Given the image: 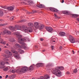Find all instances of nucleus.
<instances>
[{
  "label": "nucleus",
  "instance_id": "53",
  "mask_svg": "<svg viewBox=\"0 0 79 79\" xmlns=\"http://www.w3.org/2000/svg\"><path fill=\"white\" fill-rule=\"evenodd\" d=\"M77 34V32H76V31H75V32L74 33V34Z\"/></svg>",
  "mask_w": 79,
  "mask_h": 79
},
{
  "label": "nucleus",
  "instance_id": "34",
  "mask_svg": "<svg viewBox=\"0 0 79 79\" xmlns=\"http://www.w3.org/2000/svg\"><path fill=\"white\" fill-rule=\"evenodd\" d=\"M77 72V69H75L73 70V73H76Z\"/></svg>",
  "mask_w": 79,
  "mask_h": 79
},
{
  "label": "nucleus",
  "instance_id": "26",
  "mask_svg": "<svg viewBox=\"0 0 79 79\" xmlns=\"http://www.w3.org/2000/svg\"><path fill=\"white\" fill-rule=\"evenodd\" d=\"M55 8H52V7H50V10L51 11H54V10Z\"/></svg>",
  "mask_w": 79,
  "mask_h": 79
},
{
  "label": "nucleus",
  "instance_id": "13",
  "mask_svg": "<svg viewBox=\"0 0 79 79\" xmlns=\"http://www.w3.org/2000/svg\"><path fill=\"white\" fill-rule=\"evenodd\" d=\"M37 6L39 8H45V6L42 4H38L37 5Z\"/></svg>",
  "mask_w": 79,
  "mask_h": 79
},
{
  "label": "nucleus",
  "instance_id": "64",
  "mask_svg": "<svg viewBox=\"0 0 79 79\" xmlns=\"http://www.w3.org/2000/svg\"><path fill=\"white\" fill-rule=\"evenodd\" d=\"M73 52H74V51L73 50Z\"/></svg>",
  "mask_w": 79,
  "mask_h": 79
},
{
  "label": "nucleus",
  "instance_id": "31",
  "mask_svg": "<svg viewBox=\"0 0 79 79\" xmlns=\"http://www.w3.org/2000/svg\"><path fill=\"white\" fill-rule=\"evenodd\" d=\"M4 61H9L10 60L8 58H6L4 59Z\"/></svg>",
  "mask_w": 79,
  "mask_h": 79
},
{
  "label": "nucleus",
  "instance_id": "58",
  "mask_svg": "<svg viewBox=\"0 0 79 79\" xmlns=\"http://www.w3.org/2000/svg\"><path fill=\"white\" fill-rule=\"evenodd\" d=\"M6 45H7V46H9V44H6Z\"/></svg>",
  "mask_w": 79,
  "mask_h": 79
},
{
  "label": "nucleus",
  "instance_id": "50",
  "mask_svg": "<svg viewBox=\"0 0 79 79\" xmlns=\"http://www.w3.org/2000/svg\"><path fill=\"white\" fill-rule=\"evenodd\" d=\"M66 74H69V72H67L66 73Z\"/></svg>",
  "mask_w": 79,
  "mask_h": 79
},
{
  "label": "nucleus",
  "instance_id": "21",
  "mask_svg": "<svg viewBox=\"0 0 79 79\" xmlns=\"http://www.w3.org/2000/svg\"><path fill=\"white\" fill-rule=\"evenodd\" d=\"M3 15V12L1 10H0V16H2Z\"/></svg>",
  "mask_w": 79,
  "mask_h": 79
},
{
  "label": "nucleus",
  "instance_id": "60",
  "mask_svg": "<svg viewBox=\"0 0 79 79\" xmlns=\"http://www.w3.org/2000/svg\"><path fill=\"white\" fill-rule=\"evenodd\" d=\"M43 52H45V50H44V51H43Z\"/></svg>",
  "mask_w": 79,
  "mask_h": 79
},
{
  "label": "nucleus",
  "instance_id": "55",
  "mask_svg": "<svg viewBox=\"0 0 79 79\" xmlns=\"http://www.w3.org/2000/svg\"><path fill=\"white\" fill-rule=\"evenodd\" d=\"M22 3H23V4H26V3H25V2H22Z\"/></svg>",
  "mask_w": 79,
  "mask_h": 79
},
{
  "label": "nucleus",
  "instance_id": "3",
  "mask_svg": "<svg viewBox=\"0 0 79 79\" xmlns=\"http://www.w3.org/2000/svg\"><path fill=\"white\" fill-rule=\"evenodd\" d=\"M22 29L25 32H32L33 30L32 28L29 27H26L23 26L22 27Z\"/></svg>",
  "mask_w": 79,
  "mask_h": 79
},
{
  "label": "nucleus",
  "instance_id": "51",
  "mask_svg": "<svg viewBox=\"0 0 79 79\" xmlns=\"http://www.w3.org/2000/svg\"><path fill=\"white\" fill-rule=\"evenodd\" d=\"M56 18H57L58 19H60V17H58L56 16Z\"/></svg>",
  "mask_w": 79,
  "mask_h": 79
},
{
  "label": "nucleus",
  "instance_id": "11",
  "mask_svg": "<svg viewBox=\"0 0 79 79\" xmlns=\"http://www.w3.org/2000/svg\"><path fill=\"white\" fill-rule=\"evenodd\" d=\"M44 27V25L42 24H40V25L38 27L39 29L41 30Z\"/></svg>",
  "mask_w": 79,
  "mask_h": 79
},
{
  "label": "nucleus",
  "instance_id": "7",
  "mask_svg": "<svg viewBox=\"0 0 79 79\" xmlns=\"http://www.w3.org/2000/svg\"><path fill=\"white\" fill-rule=\"evenodd\" d=\"M2 7L4 9H6L8 11H13V7L12 6H9L7 8L3 6H2Z\"/></svg>",
  "mask_w": 79,
  "mask_h": 79
},
{
  "label": "nucleus",
  "instance_id": "41",
  "mask_svg": "<svg viewBox=\"0 0 79 79\" xmlns=\"http://www.w3.org/2000/svg\"><path fill=\"white\" fill-rule=\"evenodd\" d=\"M13 19H14V18L13 17H12L10 18V19L11 21H13Z\"/></svg>",
  "mask_w": 79,
  "mask_h": 79
},
{
  "label": "nucleus",
  "instance_id": "35",
  "mask_svg": "<svg viewBox=\"0 0 79 79\" xmlns=\"http://www.w3.org/2000/svg\"><path fill=\"white\" fill-rule=\"evenodd\" d=\"M51 40H52V41L53 42V40H54L55 39V38H54V37H52L51 38Z\"/></svg>",
  "mask_w": 79,
  "mask_h": 79
},
{
  "label": "nucleus",
  "instance_id": "36",
  "mask_svg": "<svg viewBox=\"0 0 79 79\" xmlns=\"http://www.w3.org/2000/svg\"><path fill=\"white\" fill-rule=\"evenodd\" d=\"M7 33L8 34H11V32L10 31L7 30Z\"/></svg>",
  "mask_w": 79,
  "mask_h": 79
},
{
  "label": "nucleus",
  "instance_id": "20",
  "mask_svg": "<svg viewBox=\"0 0 79 79\" xmlns=\"http://www.w3.org/2000/svg\"><path fill=\"white\" fill-rule=\"evenodd\" d=\"M15 46L18 48H21V46H20L18 44H16Z\"/></svg>",
  "mask_w": 79,
  "mask_h": 79
},
{
  "label": "nucleus",
  "instance_id": "15",
  "mask_svg": "<svg viewBox=\"0 0 79 79\" xmlns=\"http://www.w3.org/2000/svg\"><path fill=\"white\" fill-rule=\"evenodd\" d=\"M36 66L37 67H40V66H42L43 64L42 63H40L36 64Z\"/></svg>",
  "mask_w": 79,
  "mask_h": 79
},
{
  "label": "nucleus",
  "instance_id": "6",
  "mask_svg": "<svg viewBox=\"0 0 79 79\" xmlns=\"http://www.w3.org/2000/svg\"><path fill=\"white\" fill-rule=\"evenodd\" d=\"M11 51L12 53H15L14 54V56L16 58V59H19L20 58V57L19 56V54L18 53V52L14 50H12Z\"/></svg>",
  "mask_w": 79,
  "mask_h": 79
},
{
  "label": "nucleus",
  "instance_id": "14",
  "mask_svg": "<svg viewBox=\"0 0 79 79\" xmlns=\"http://www.w3.org/2000/svg\"><path fill=\"white\" fill-rule=\"evenodd\" d=\"M8 40L9 41H10V42H15L16 41V40H15V39H10Z\"/></svg>",
  "mask_w": 79,
  "mask_h": 79
},
{
  "label": "nucleus",
  "instance_id": "56",
  "mask_svg": "<svg viewBox=\"0 0 79 79\" xmlns=\"http://www.w3.org/2000/svg\"><path fill=\"white\" fill-rule=\"evenodd\" d=\"M52 42H55V40H53Z\"/></svg>",
  "mask_w": 79,
  "mask_h": 79
},
{
  "label": "nucleus",
  "instance_id": "28",
  "mask_svg": "<svg viewBox=\"0 0 79 79\" xmlns=\"http://www.w3.org/2000/svg\"><path fill=\"white\" fill-rule=\"evenodd\" d=\"M8 68L7 67H6L3 69V70L4 71H8Z\"/></svg>",
  "mask_w": 79,
  "mask_h": 79
},
{
  "label": "nucleus",
  "instance_id": "43",
  "mask_svg": "<svg viewBox=\"0 0 79 79\" xmlns=\"http://www.w3.org/2000/svg\"><path fill=\"white\" fill-rule=\"evenodd\" d=\"M64 0H62V1H61V3H64Z\"/></svg>",
  "mask_w": 79,
  "mask_h": 79
},
{
  "label": "nucleus",
  "instance_id": "27",
  "mask_svg": "<svg viewBox=\"0 0 79 79\" xmlns=\"http://www.w3.org/2000/svg\"><path fill=\"white\" fill-rule=\"evenodd\" d=\"M54 12H57V13H58V12H59V11H58V10L57 9L54 8Z\"/></svg>",
  "mask_w": 79,
  "mask_h": 79
},
{
  "label": "nucleus",
  "instance_id": "12",
  "mask_svg": "<svg viewBox=\"0 0 79 79\" xmlns=\"http://www.w3.org/2000/svg\"><path fill=\"white\" fill-rule=\"evenodd\" d=\"M57 69H59V70H61V71H62L64 69V68L62 66H58L56 68Z\"/></svg>",
  "mask_w": 79,
  "mask_h": 79
},
{
  "label": "nucleus",
  "instance_id": "16",
  "mask_svg": "<svg viewBox=\"0 0 79 79\" xmlns=\"http://www.w3.org/2000/svg\"><path fill=\"white\" fill-rule=\"evenodd\" d=\"M18 50L19 53H20L21 54H22V53H23V52H24V51H23L22 49H18Z\"/></svg>",
  "mask_w": 79,
  "mask_h": 79
},
{
  "label": "nucleus",
  "instance_id": "19",
  "mask_svg": "<svg viewBox=\"0 0 79 79\" xmlns=\"http://www.w3.org/2000/svg\"><path fill=\"white\" fill-rule=\"evenodd\" d=\"M29 70H30L31 71H32V70H33V69H34V67L32 66V65H31L29 68Z\"/></svg>",
  "mask_w": 79,
  "mask_h": 79
},
{
  "label": "nucleus",
  "instance_id": "38",
  "mask_svg": "<svg viewBox=\"0 0 79 79\" xmlns=\"http://www.w3.org/2000/svg\"><path fill=\"white\" fill-rule=\"evenodd\" d=\"M1 43L2 44H5V41H2L1 42Z\"/></svg>",
  "mask_w": 79,
  "mask_h": 79
},
{
  "label": "nucleus",
  "instance_id": "42",
  "mask_svg": "<svg viewBox=\"0 0 79 79\" xmlns=\"http://www.w3.org/2000/svg\"><path fill=\"white\" fill-rule=\"evenodd\" d=\"M40 40L41 41H43V40H44V39L43 38H41L40 39Z\"/></svg>",
  "mask_w": 79,
  "mask_h": 79
},
{
  "label": "nucleus",
  "instance_id": "52",
  "mask_svg": "<svg viewBox=\"0 0 79 79\" xmlns=\"http://www.w3.org/2000/svg\"><path fill=\"white\" fill-rule=\"evenodd\" d=\"M54 16H55V17H56V14H54Z\"/></svg>",
  "mask_w": 79,
  "mask_h": 79
},
{
  "label": "nucleus",
  "instance_id": "17",
  "mask_svg": "<svg viewBox=\"0 0 79 79\" xmlns=\"http://www.w3.org/2000/svg\"><path fill=\"white\" fill-rule=\"evenodd\" d=\"M6 33H7V30H4L3 32H1L2 35H5Z\"/></svg>",
  "mask_w": 79,
  "mask_h": 79
},
{
  "label": "nucleus",
  "instance_id": "18",
  "mask_svg": "<svg viewBox=\"0 0 79 79\" xmlns=\"http://www.w3.org/2000/svg\"><path fill=\"white\" fill-rule=\"evenodd\" d=\"M70 41L71 43H73L75 42V40L74 38L70 40Z\"/></svg>",
  "mask_w": 79,
  "mask_h": 79
},
{
  "label": "nucleus",
  "instance_id": "63",
  "mask_svg": "<svg viewBox=\"0 0 79 79\" xmlns=\"http://www.w3.org/2000/svg\"><path fill=\"white\" fill-rule=\"evenodd\" d=\"M32 79H35V78H32Z\"/></svg>",
  "mask_w": 79,
  "mask_h": 79
},
{
  "label": "nucleus",
  "instance_id": "24",
  "mask_svg": "<svg viewBox=\"0 0 79 79\" xmlns=\"http://www.w3.org/2000/svg\"><path fill=\"white\" fill-rule=\"evenodd\" d=\"M46 29L47 30V31L48 32H50V27H46Z\"/></svg>",
  "mask_w": 79,
  "mask_h": 79
},
{
  "label": "nucleus",
  "instance_id": "32",
  "mask_svg": "<svg viewBox=\"0 0 79 79\" xmlns=\"http://www.w3.org/2000/svg\"><path fill=\"white\" fill-rule=\"evenodd\" d=\"M69 38L70 39H70H74V38H73L71 35H69Z\"/></svg>",
  "mask_w": 79,
  "mask_h": 79
},
{
  "label": "nucleus",
  "instance_id": "8",
  "mask_svg": "<svg viewBox=\"0 0 79 79\" xmlns=\"http://www.w3.org/2000/svg\"><path fill=\"white\" fill-rule=\"evenodd\" d=\"M40 23L38 22H35L34 23V26L36 29H38L39 27Z\"/></svg>",
  "mask_w": 79,
  "mask_h": 79
},
{
  "label": "nucleus",
  "instance_id": "46",
  "mask_svg": "<svg viewBox=\"0 0 79 79\" xmlns=\"http://www.w3.org/2000/svg\"><path fill=\"white\" fill-rule=\"evenodd\" d=\"M63 49V47L60 46V50H61V49Z\"/></svg>",
  "mask_w": 79,
  "mask_h": 79
},
{
  "label": "nucleus",
  "instance_id": "33",
  "mask_svg": "<svg viewBox=\"0 0 79 79\" xmlns=\"http://www.w3.org/2000/svg\"><path fill=\"white\" fill-rule=\"evenodd\" d=\"M6 25H8V23H7L1 24V25L2 26H6Z\"/></svg>",
  "mask_w": 79,
  "mask_h": 79
},
{
  "label": "nucleus",
  "instance_id": "37",
  "mask_svg": "<svg viewBox=\"0 0 79 79\" xmlns=\"http://www.w3.org/2000/svg\"><path fill=\"white\" fill-rule=\"evenodd\" d=\"M51 48H52V50H53V49H54V46H52L51 47Z\"/></svg>",
  "mask_w": 79,
  "mask_h": 79
},
{
  "label": "nucleus",
  "instance_id": "59",
  "mask_svg": "<svg viewBox=\"0 0 79 79\" xmlns=\"http://www.w3.org/2000/svg\"><path fill=\"white\" fill-rule=\"evenodd\" d=\"M4 48H6V46H4Z\"/></svg>",
  "mask_w": 79,
  "mask_h": 79
},
{
  "label": "nucleus",
  "instance_id": "40",
  "mask_svg": "<svg viewBox=\"0 0 79 79\" xmlns=\"http://www.w3.org/2000/svg\"><path fill=\"white\" fill-rule=\"evenodd\" d=\"M31 13H30L29 12H27V15H30L31 14Z\"/></svg>",
  "mask_w": 79,
  "mask_h": 79
},
{
  "label": "nucleus",
  "instance_id": "29",
  "mask_svg": "<svg viewBox=\"0 0 79 79\" xmlns=\"http://www.w3.org/2000/svg\"><path fill=\"white\" fill-rule=\"evenodd\" d=\"M28 2L29 5H31V4H33V2L32 1H28Z\"/></svg>",
  "mask_w": 79,
  "mask_h": 79
},
{
  "label": "nucleus",
  "instance_id": "61",
  "mask_svg": "<svg viewBox=\"0 0 79 79\" xmlns=\"http://www.w3.org/2000/svg\"><path fill=\"white\" fill-rule=\"evenodd\" d=\"M51 65H50V66H53V64H51Z\"/></svg>",
  "mask_w": 79,
  "mask_h": 79
},
{
  "label": "nucleus",
  "instance_id": "57",
  "mask_svg": "<svg viewBox=\"0 0 79 79\" xmlns=\"http://www.w3.org/2000/svg\"><path fill=\"white\" fill-rule=\"evenodd\" d=\"M77 21H78L79 22V18H77Z\"/></svg>",
  "mask_w": 79,
  "mask_h": 79
},
{
  "label": "nucleus",
  "instance_id": "25",
  "mask_svg": "<svg viewBox=\"0 0 79 79\" xmlns=\"http://www.w3.org/2000/svg\"><path fill=\"white\" fill-rule=\"evenodd\" d=\"M53 28L52 27H50V33H52L53 32Z\"/></svg>",
  "mask_w": 79,
  "mask_h": 79
},
{
  "label": "nucleus",
  "instance_id": "54",
  "mask_svg": "<svg viewBox=\"0 0 79 79\" xmlns=\"http://www.w3.org/2000/svg\"><path fill=\"white\" fill-rule=\"evenodd\" d=\"M2 76H0V79H2Z\"/></svg>",
  "mask_w": 79,
  "mask_h": 79
},
{
  "label": "nucleus",
  "instance_id": "2",
  "mask_svg": "<svg viewBox=\"0 0 79 79\" xmlns=\"http://www.w3.org/2000/svg\"><path fill=\"white\" fill-rule=\"evenodd\" d=\"M53 71L54 74L57 77H61V72L59 69L56 68L53 70Z\"/></svg>",
  "mask_w": 79,
  "mask_h": 79
},
{
  "label": "nucleus",
  "instance_id": "30",
  "mask_svg": "<svg viewBox=\"0 0 79 79\" xmlns=\"http://www.w3.org/2000/svg\"><path fill=\"white\" fill-rule=\"evenodd\" d=\"M64 14L65 15H68V12L66 11H65L63 12Z\"/></svg>",
  "mask_w": 79,
  "mask_h": 79
},
{
  "label": "nucleus",
  "instance_id": "22",
  "mask_svg": "<svg viewBox=\"0 0 79 79\" xmlns=\"http://www.w3.org/2000/svg\"><path fill=\"white\" fill-rule=\"evenodd\" d=\"M28 25L30 27H32L33 26V24L32 23H28Z\"/></svg>",
  "mask_w": 79,
  "mask_h": 79
},
{
  "label": "nucleus",
  "instance_id": "1",
  "mask_svg": "<svg viewBox=\"0 0 79 79\" xmlns=\"http://www.w3.org/2000/svg\"><path fill=\"white\" fill-rule=\"evenodd\" d=\"M16 37H18V40H19V43H20V44H22L21 46L23 47V48H25L26 47V44L24 43V42H25L26 40H28V42L30 41L29 38H27L26 39H21V37H22V36L20 35L19 34H17L16 35Z\"/></svg>",
  "mask_w": 79,
  "mask_h": 79
},
{
  "label": "nucleus",
  "instance_id": "48",
  "mask_svg": "<svg viewBox=\"0 0 79 79\" xmlns=\"http://www.w3.org/2000/svg\"><path fill=\"white\" fill-rule=\"evenodd\" d=\"M6 63L7 64H9V62H6Z\"/></svg>",
  "mask_w": 79,
  "mask_h": 79
},
{
  "label": "nucleus",
  "instance_id": "9",
  "mask_svg": "<svg viewBox=\"0 0 79 79\" xmlns=\"http://www.w3.org/2000/svg\"><path fill=\"white\" fill-rule=\"evenodd\" d=\"M5 53L9 55V56H11L12 55V53H11V52L8 50H5Z\"/></svg>",
  "mask_w": 79,
  "mask_h": 79
},
{
  "label": "nucleus",
  "instance_id": "62",
  "mask_svg": "<svg viewBox=\"0 0 79 79\" xmlns=\"http://www.w3.org/2000/svg\"><path fill=\"white\" fill-rule=\"evenodd\" d=\"M0 21H2V20H0Z\"/></svg>",
  "mask_w": 79,
  "mask_h": 79
},
{
  "label": "nucleus",
  "instance_id": "47",
  "mask_svg": "<svg viewBox=\"0 0 79 79\" xmlns=\"http://www.w3.org/2000/svg\"><path fill=\"white\" fill-rule=\"evenodd\" d=\"M46 23L47 25H49V23L48 22H46Z\"/></svg>",
  "mask_w": 79,
  "mask_h": 79
},
{
  "label": "nucleus",
  "instance_id": "44",
  "mask_svg": "<svg viewBox=\"0 0 79 79\" xmlns=\"http://www.w3.org/2000/svg\"><path fill=\"white\" fill-rule=\"evenodd\" d=\"M36 11H33L32 12V13H36Z\"/></svg>",
  "mask_w": 79,
  "mask_h": 79
},
{
  "label": "nucleus",
  "instance_id": "39",
  "mask_svg": "<svg viewBox=\"0 0 79 79\" xmlns=\"http://www.w3.org/2000/svg\"><path fill=\"white\" fill-rule=\"evenodd\" d=\"M0 64L1 65H4L5 63H3V61H2L0 63Z\"/></svg>",
  "mask_w": 79,
  "mask_h": 79
},
{
  "label": "nucleus",
  "instance_id": "49",
  "mask_svg": "<svg viewBox=\"0 0 79 79\" xmlns=\"http://www.w3.org/2000/svg\"><path fill=\"white\" fill-rule=\"evenodd\" d=\"M12 73H15V71L13 70H12Z\"/></svg>",
  "mask_w": 79,
  "mask_h": 79
},
{
  "label": "nucleus",
  "instance_id": "10",
  "mask_svg": "<svg viewBox=\"0 0 79 79\" xmlns=\"http://www.w3.org/2000/svg\"><path fill=\"white\" fill-rule=\"evenodd\" d=\"M66 35V33L64 32H60L59 33V35L60 36H62V37L63 36H65Z\"/></svg>",
  "mask_w": 79,
  "mask_h": 79
},
{
  "label": "nucleus",
  "instance_id": "45",
  "mask_svg": "<svg viewBox=\"0 0 79 79\" xmlns=\"http://www.w3.org/2000/svg\"><path fill=\"white\" fill-rule=\"evenodd\" d=\"M8 77V75H6V76L5 78L6 79V78H7V77Z\"/></svg>",
  "mask_w": 79,
  "mask_h": 79
},
{
  "label": "nucleus",
  "instance_id": "23",
  "mask_svg": "<svg viewBox=\"0 0 79 79\" xmlns=\"http://www.w3.org/2000/svg\"><path fill=\"white\" fill-rule=\"evenodd\" d=\"M73 18H77L78 16V15L76 14L72 15Z\"/></svg>",
  "mask_w": 79,
  "mask_h": 79
},
{
  "label": "nucleus",
  "instance_id": "5",
  "mask_svg": "<svg viewBox=\"0 0 79 79\" xmlns=\"http://www.w3.org/2000/svg\"><path fill=\"white\" fill-rule=\"evenodd\" d=\"M28 69V68L27 67H24L22 68L21 69H19L18 70V71H19V72L20 73H25L26 72V71Z\"/></svg>",
  "mask_w": 79,
  "mask_h": 79
},
{
  "label": "nucleus",
  "instance_id": "4",
  "mask_svg": "<svg viewBox=\"0 0 79 79\" xmlns=\"http://www.w3.org/2000/svg\"><path fill=\"white\" fill-rule=\"evenodd\" d=\"M9 29H10L11 31H15V29L17 30H21V27L19 25H15V27H9Z\"/></svg>",
  "mask_w": 79,
  "mask_h": 79
}]
</instances>
